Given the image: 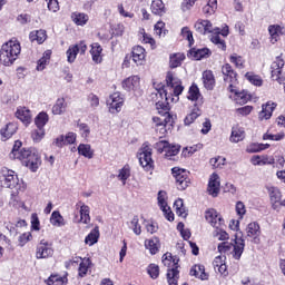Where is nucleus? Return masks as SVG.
Listing matches in <instances>:
<instances>
[{"label": "nucleus", "mask_w": 285, "mask_h": 285, "mask_svg": "<svg viewBox=\"0 0 285 285\" xmlns=\"http://www.w3.org/2000/svg\"><path fill=\"white\" fill-rule=\"evenodd\" d=\"M76 207L80 208V218L77 220V224H90V207L81 200L76 204Z\"/></svg>", "instance_id": "5701e85b"}, {"label": "nucleus", "mask_w": 285, "mask_h": 285, "mask_svg": "<svg viewBox=\"0 0 285 285\" xmlns=\"http://www.w3.org/2000/svg\"><path fill=\"white\" fill-rule=\"evenodd\" d=\"M21 55V43L18 40H9L0 49V61L3 66L10 67Z\"/></svg>", "instance_id": "20e7f679"}, {"label": "nucleus", "mask_w": 285, "mask_h": 285, "mask_svg": "<svg viewBox=\"0 0 285 285\" xmlns=\"http://www.w3.org/2000/svg\"><path fill=\"white\" fill-rule=\"evenodd\" d=\"M67 107L66 98H58L52 107V115H63Z\"/></svg>", "instance_id": "37998d69"}, {"label": "nucleus", "mask_w": 285, "mask_h": 285, "mask_svg": "<svg viewBox=\"0 0 285 285\" xmlns=\"http://www.w3.org/2000/svg\"><path fill=\"white\" fill-rule=\"evenodd\" d=\"M71 21H73L76 26L83 27L86 23H88V21H90V17L88 13L75 11L71 13Z\"/></svg>", "instance_id": "c9c22d12"}, {"label": "nucleus", "mask_w": 285, "mask_h": 285, "mask_svg": "<svg viewBox=\"0 0 285 285\" xmlns=\"http://www.w3.org/2000/svg\"><path fill=\"white\" fill-rule=\"evenodd\" d=\"M202 117V109L199 107L195 106V108L188 114L185 119L184 124L185 126H191V124H195V120Z\"/></svg>", "instance_id": "ea45409f"}, {"label": "nucleus", "mask_w": 285, "mask_h": 285, "mask_svg": "<svg viewBox=\"0 0 285 285\" xmlns=\"http://www.w3.org/2000/svg\"><path fill=\"white\" fill-rule=\"evenodd\" d=\"M141 78L139 76H130L122 80L121 86L127 92H132L139 88Z\"/></svg>", "instance_id": "412c9836"}, {"label": "nucleus", "mask_w": 285, "mask_h": 285, "mask_svg": "<svg viewBox=\"0 0 285 285\" xmlns=\"http://www.w3.org/2000/svg\"><path fill=\"white\" fill-rule=\"evenodd\" d=\"M140 35H141V43H148L151 50L157 49V41L155 40V38H153L150 33H147L146 30L142 29V32H140Z\"/></svg>", "instance_id": "3c124183"}, {"label": "nucleus", "mask_w": 285, "mask_h": 285, "mask_svg": "<svg viewBox=\"0 0 285 285\" xmlns=\"http://www.w3.org/2000/svg\"><path fill=\"white\" fill-rule=\"evenodd\" d=\"M209 164L210 166H213V168H222V166L226 165V159L222 156H217V157L210 158Z\"/></svg>", "instance_id": "680f3d73"}, {"label": "nucleus", "mask_w": 285, "mask_h": 285, "mask_svg": "<svg viewBox=\"0 0 285 285\" xmlns=\"http://www.w3.org/2000/svg\"><path fill=\"white\" fill-rule=\"evenodd\" d=\"M166 85H158L156 90L160 97H165L166 101L177 104L179 95L185 90L181 79L175 76L173 71H168L165 78Z\"/></svg>", "instance_id": "7ed1b4c3"}, {"label": "nucleus", "mask_w": 285, "mask_h": 285, "mask_svg": "<svg viewBox=\"0 0 285 285\" xmlns=\"http://www.w3.org/2000/svg\"><path fill=\"white\" fill-rule=\"evenodd\" d=\"M174 209L178 217H183L184 219L188 217V210H186V206H184V199L178 198L175 200Z\"/></svg>", "instance_id": "4c0bfd02"}, {"label": "nucleus", "mask_w": 285, "mask_h": 285, "mask_svg": "<svg viewBox=\"0 0 285 285\" xmlns=\"http://www.w3.org/2000/svg\"><path fill=\"white\" fill-rule=\"evenodd\" d=\"M277 108V102L267 101L262 105V110L258 112V121H268L273 117V112Z\"/></svg>", "instance_id": "f3484780"}, {"label": "nucleus", "mask_w": 285, "mask_h": 285, "mask_svg": "<svg viewBox=\"0 0 285 285\" xmlns=\"http://www.w3.org/2000/svg\"><path fill=\"white\" fill-rule=\"evenodd\" d=\"M163 264L168 268L166 274L168 285H179V257L167 252L163 255Z\"/></svg>", "instance_id": "39448f33"}, {"label": "nucleus", "mask_w": 285, "mask_h": 285, "mask_svg": "<svg viewBox=\"0 0 285 285\" xmlns=\"http://www.w3.org/2000/svg\"><path fill=\"white\" fill-rule=\"evenodd\" d=\"M130 224L135 235H141V225L139 224V216H134Z\"/></svg>", "instance_id": "0e129e2a"}, {"label": "nucleus", "mask_w": 285, "mask_h": 285, "mask_svg": "<svg viewBox=\"0 0 285 285\" xmlns=\"http://www.w3.org/2000/svg\"><path fill=\"white\" fill-rule=\"evenodd\" d=\"M171 175L175 179L177 190H186V188L190 186V171L184 168L174 167L171 168Z\"/></svg>", "instance_id": "0eeeda50"}, {"label": "nucleus", "mask_w": 285, "mask_h": 285, "mask_svg": "<svg viewBox=\"0 0 285 285\" xmlns=\"http://www.w3.org/2000/svg\"><path fill=\"white\" fill-rule=\"evenodd\" d=\"M90 266H92V261L85 257L79 264L78 276L86 277V275H88V271H90Z\"/></svg>", "instance_id": "a19ab883"}, {"label": "nucleus", "mask_w": 285, "mask_h": 285, "mask_svg": "<svg viewBox=\"0 0 285 285\" xmlns=\"http://www.w3.org/2000/svg\"><path fill=\"white\" fill-rule=\"evenodd\" d=\"M50 121V117L46 111L39 112L35 118V125L37 128H46V124Z\"/></svg>", "instance_id": "de8ad7c7"}, {"label": "nucleus", "mask_w": 285, "mask_h": 285, "mask_svg": "<svg viewBox=\"0 0 285 285\" xmlns=\"http://www.w3.org/2000/svg\"><path fill=\"white\" fill-rule=\"evenodd\" d=\"M203 83L206 90L215 89L216 80H215V75L213 73V70H205L203 72Z\"/></svg>", "instance_id": "2f4dec72"}, {"label": "nucleus", "mask_w": 285, "mask_h": 285, "mask_svg": "<svg viewBox=\"0 0 285 285\" xmlns=\"http://www.w3.org/2000/svg\"><path fill=\"white\" fill-rule=\"evenodd\" d=\"M124 104H126V98L119 91L111 94L107 100V106L111 115H117L124 108Z\"/></svg>", "instance_id": "9b49d317"}, {"label": "nucleus", "mask_w": 285, "mask_h": 285, "mask_svg": "<svg viewBox=\"0 0 285 285\" xmlns=\"http://www.w3.org/2000/svg\"><path fill=\"white\" fill-rule=\"evenodd\" d=\"M154 30H155V35H157L158 37L166 36V23L164 21H158L155 26H154Z\"/></svg>", "instance_id": "e2e57ef3"}, {"label": "nucleus", "mask_w": 285, "mask_h": 285, "mask_svg": "<svg viewBox=\"0 0 285 285\" xmlns=\"http://www.w3.org/2000/svg\"><path fill=\"white\" fill-rule=\"evenodd\" d=\"M46 3L50 12H59V0H46Z\"/></svg>", "instance_id": "338daca9"}, {"label": "nucleus", "mask_w": 285, "mask_h": 285, "mask_svg": "<svg viewBox=\"0 0 285 285\" xmlns=\"http://www.w3.org/2000/svg\"><path fill=\"white\" fill-rule=\"evenodd\" d=\"M194 28L198 35L203 36L212 35V32H215V28H213V22H210V20L198 19L195 22Z\"/></svg>", "instance_id": "aec40b11"}, {"label": "nucleus", "mask_w": 285, "mask_h": 285, "mask_svg": "<svg viewBox=\"0 0 285 285\" xmlns=\"http://www.w3.org/2000/svg\"><path fill=\"white\" fill-rule=\"evenodd\" d=\"M284 53H281L275 58V60L271 65V77L273 81H277L278 83H283L284 81V75L282 73V70H284Z\"/></svg>", "instance_id": "1a4fd4ad"}, {"label": "nucleus", "mask_w": 285, "mask_h": 285, "mask_svg": "<svg viewBox=\"0 0 285 285\" xmlns=\"http://www.w3.org/2000/svg\"><path fill=\"white\" fill-rule=\"evenodd\" d=\"M244 139H246V131L244 130V127L239 125L232 127L229 141H232V144H239V141H244Z\"/></svg>", "instance_id": "393cba45"}, {"label": "nucleus", "mask_w": 285, "mask_h": 285, "mask_svg": "<svg viewBox=\"0 0 285 285\" xmlns=\"http://www.w3.org/2000/svg\"><path fill=\"white\" fill-rule=\"evenodd\" d=\"M217 33L213 35L210 38L212 43L217 46L219 50H223V52H226V40L222 39L219 36V28L215 29Z\"/></svg>", "instance_id": "49530a36"}, {"label": "nucleus", "mask_w": 285, "mask_h": 285, "mask_svg": "<svg viewBox=\"0 0 285 285\" xmlns=\"http://www.w3.org/2000/svg\"><path fill=\"white\" fill-rule=\"evenodd\" d=\"M222 190V183L219 181V175L213 174L209 177L208 186H207V193L212 197H219V193Z\"/></svg>", "instance_id": "a211bd4d"}, {"label": "nucleus", "mask_w": 285, "mask_h": 285, "mask_svg": "<svg viewBox=\"0 0 285 285\" xmlns=\"http://www.w3.org/2000/svg\"><path fill=\"white\" fill-rule=\"evenodd\" d=\"M91 59L94 63H102L104 61V47L99 42H94L90 45V50Z\"/></svg>", "instance_id": "4be33fe9"}, {"label": "nucleus", "mask_w": 285, "mask_h": 285, "mask_svg": "<svg viewBox=\"0 0 285 285\" xmlns=\"http://www.w3.org/2000/svg\"><path fill=\"white\" fill-rule=\"evenodd\" d=\"M246 247V243L244 238H237V235L235 236L234 239V245H233V257L234 259H242V255H244V248Z\"/></svg>", "instance_id": "cd10ccee"}, {"label": "nucleus", "mask_w": 285, "mask_h": 285, "mask_svg": "<svg viewBox=\"0 0 285 285\" xmlns=\"http://www.w3.org/2000/svg\"><path fill=\"white\" fill-rule=\"evenodd\" d=\"M166 191L160 190L158 193V206L160 209L166 210V206H168V203L166 202Z\"/></svg>", "instance_id": "69168bd1"}, {"label": "nucleus", "mask_w": 285, "mask_h": 285, "mask_svg": "<svg viewBox=\"0 0 285 285\" xmlns=\"http://www.w3.org/2000/svg\"><path fill=\"white\" fill-rule=\"evenodd\" d=\"M222 73H223V79L225 83H229L227 90L229 92H235V83H237V71L233 69V66L230 63H225L222 67Z\"/></svg>", "instance_id": "9d476101"}, {"label": "nucleus", "mask_w": 285, "mask_h": 285, "mask_svg": "<svg viewBox=\"0 0 285 285\" xmlns=\"http://www.w3.org/2000/svg\"><path fill=\"white\" fill-rule=\"evenodd\" d=\"M50 57H52V52L45 51L43 56L38 60L37 70H46V66L50 62Z\"/></svg>", "instance_id": "864d4df0"}, {"label": "nucleus", "mask_w": 285, "mask_h": 285, "mask_svg": "<svg viewBox=\"0 0 285 285\" xmlns=\"http://www.w3.org/2000/svg\"><path fill=\"white\" fill-rule=\"evenodd\" d=\"M29 39L30 41H32V43L37 41V43L41 45L43 43V41H46V39H48V35L46 33V30L40 29V30L31 31L29 35Z\"/></svg>", "instance_id": "e433bc0d"}, {"label": "nucleus", "mask_w": 285, "mask_h": 285, "mask_svg": "<svg viewBox=\"0 0 285 285\" xmlns=\"http://www.w3.org/2000/svg\"><path fill=\"white\" fill-rule=\"evenodd\" d=\"M45 283L47 285H67L68 284V272H65V274L61 276L59 274H51Z\"/></svg>", "instance_id": "7c9ffc66"}, {"label": "nucleus", "mask_w": 285, "mask_h": 285, "mask_svg": "<svg viewBox=\"0 0 285 285\" xmlns=\"http://www.w3.org/2000/svg\"><path fill=\"white\" fill-rule=\"evenodd\" d=\"M236 214L238 215V219H244V216L246 215V205H244V203H236Z\"/></svg>", "instance_id": "774afa93"}, {"label": "nucleus", "mask_w": 285, "mask_h": 285, "mask_svg": "<svg viewBox=\"0 0 285 285\" xmlns=\"http://www.w3.org/2000/svg\"><path fill=\"white\" fill-rule=\"evenodd\" d=\"M50 223L52 224V226H66V220L63 219V216H61V213L59 210L52 212Z\"/></svg>", "instance_id": "603ef678"}, {"label": "nucleus", "mask_w": 285, "mask_h": 285, "mask_svg": "<svg viewBox=\"0 0 285 285\" xmlns=\"http://www.w3.org/2000/svg\"><path fill=\"white\" fill-rule=\"evenodd\" d=\"M199 97H202V92L199 91V87L197 83H193L189 87L187 99L189 101H199Z\"/></svg>", "instance_id": "09e8293b"}, {"label": "nucleus", "mask_w": 285, "mask_h": 285, "mask_svg": "<svg viewBox=\"0 0 285 285\" xmlns=\"http://www.w3.org/2000/svg\"><path fill=\"white\" fill-rule=\"evenodd\" d=\"M147 273L151 277V279H157L159 277V265L151 263L147 267Z\"/></svg>", "instance_id": "4d7b16f0"}, {"label": "nucleus", "mask_w": 285, "mask_h": 285, "mask_svg": "<svg viewBox=\"0 0 285 285\" xmlns=\"http://www.w3.org/2000/svg\"><path fill=\"white\" fill-rule=\"evenodd\" d=\"M148 52H146V48L142 46H134L131 49V59L136 66H146V57Z\"/></svg>", "instance_id": "2eb2a0df"}, {"label": "nucleus", "mask_w": 285, "mask_h": 285, "mask_svg": "<svg viewBox=\"0 0 285 285\" xmlns=\"http://www.w3.org/2000/svg\"><path fill=\"white\" fill-rule=\"evenodd\" d=\"M210 55H213V52L206 47L200 49L194 47L187 52L188 59H193L194 61H202V59H208Z\"/></svg>", "instance_id": "6ab92c4d"}, {"label": "nucleus", "mask_w": 285, "mask_h": 285, "mask_svg": "<svg viewBox=\"0 0 285 285\" xmlns=\"http://www.w3.org/2000/svg\"><path fill=\"white\" fill-rule=\"evenodd\" d=\"M206 220L213 226L214 228H222L225 224L222 215L217 213L216 209H207L205 213Z\"/></svg>", "instance_id": "dca6fc26"}, {"label": "nucleus", "mask_w": 285, "mask_h": 285, "mask_svg": "<svg viewBox=\"0 0 285 285\" xmlns=\"http://www.w3.org/2000/svg\"><path fill=\"white\" fill-rule=\"evenodd\" d=\"M245 79H247V81H249V83H252L253 86H257V87L264 86V80L262 79V76L255 75L250 71L245 73Z\"/></svg>", "instance_id": "8fccbe9b"}, {"label": "nucleus", "mask_w": 285, "mask_h": 285, "mask_svg": "<svg viewBox=\"0 0 285 285\" xmlns=\"http://www.w3.org/2000/svg\"><path fill=\"white\" fill-rule=\"evenodd\" d=\"M87 51H88V45H86V40H81L77 45H71L67 50V61L69 63H75L77 56L79 53L86 55Z\"/></svg>", "instance_id": "f8f14e48"}, {"label": "nucleus", "mask_w": 285, "mask_h": 285, "mask_svg": "<svg viewBox=\"0 0 285 285\" xmlns=\"http://www.w3.org/2000/svg\"><path fill=\"white\" fill-rule=\"evenodd\" d=\"M156 148L158 153H165L166 159H170V157H177V155H179V147L170 145L167 140H159L156 142Z\"/></svg>", "instance_id": "4468645a"}, {"label": "nucleus", "mask_w": 285, "mask_h": 285, "mask_svg": "<svg viewBox=\"0 0 285 285\" xmlns=\"http://www.w3.org/2000/svg\"><path fill=\"white\" fill-rule=\"evenodd\" d=\"M46 137V129L45 128H37L31 132V139L36 142L41 141Z\"/></svg>", "instance_id": "13d9d810"}, {"label": "nucleus", "mask_w": 285, "mask_h": 285, "mask_svg": "<svg viewBox=\"0 0 285 285\" xmlns=\"http://www.w3.org/2000/svg\"><path fill=\"white\" fill-rule=\"evenodd\" d=\"M118 179L122 181V185L126 186V181L130 179V165L126 164L118 174Z\"/></svg>", "instance_id": "5fc2aeb1"}, {"label": "nucleus", "mask_w": 285, "mask_h": 285, "mask_svg": "<svg viewBox=\"0 0 285 285\" xmlns=\"http://www.w3.org/2000/svg\"><path fill=\"white\" fill-rule=\"evenodd\" d=\"M267 193L273 204H279V202H282V191L277 187H267Z\"/></svg>", "instance_id": "c03bdc74"}, {"label": "nucleus", "mask_w": 285, "mask_h": 285, "mask_svg": "<svg viewBox=\"0 0 285 285\" xmlns=\"http://www.w3.org/2000/svg\"><path fill=\"white\" fill-rule=\"evenodd\" d=\"M215 12H217V8L214 0L212 1V6H208V4L203 6V14H205V17H213Z\"/></svg>", "instance_id": "bf43d9fd"}, {"label": "nucleus", "mask_w": 285, "mask_h": 285, "mask_svg": "<svg viewBox=\"0 0 285 285\" xmlns=\"http://www.w3.org/2000/svg\"><path fill=\"white\" fill-rule=\"evenodd\" d=\"M145 248L149 250L150 255H157V253H159V249L161 248V242L159 240V237L154 236L149 239H146Z\"/></svg>", "instance_id": "bb28decb"}, {"label": "nucleus", "mask_w": 285, "mask_h": 285, "mask_svg": "<svg viewBox=\"0 0 285 285\" xmlns=\"http://www.w3.org/2000/svg\"><path fill=\"white\" fill-rule=\"evenodd\" d=\"M234 95L233 99L235 104H238V106H245L247 101H250L253 99V96L248 94V91L243 90V91H237L234 89V91H229Z\"/></svg>", "instance_id": "c85d7f7f"}, {"label": "nucleus", "mask_w": 285, "mask_h": 285, "mask_svg": "<svg viewBox=\"0 0 285 285\" xmlns=\"http://www.w3.org/2000/svg\"><path fill=\"white\" fill-rule=\"evenodd\" d=\"M17 130H18L17 124L9 122L6 125V127H3L0 130V135H1L2 139H4V141H7V139L12 138V136L17 134Z\"/></svg>", "instance_id": "f704fd0d"}, {"label": "nucleus", "mask_w": 285, "mask_h": 285, "mask_svg": "<svg viewBox=\"0 0 285 285\" xmlns=\"http://www.w3.org/2000/svg\"><path fill=\"white\" fill-rule=\"evenodd\" d=\"M150 10L156 17L166 14V4H164V0H151Z\"/></svg>", "instance_id": "72a5a7b5"}, {"label": "nucleus", "mask_w": 285, "mask_h": 285, "mask_svg": "<svg viewBox=\"0 0 285 285\" xmlns=\"http://www.w3.org/2000/svg\"><path fill=\"white\" fill-rule=\"evenodd\" d=\"M284 28L279 24H271L268 27V33L271 37V43H277L279 41V37L284 35Z\"/></svg>", "instance_id": "473e14b6"}, {"label": "nucleus", "mask_w": 285, "mask_h": 285, "mask_svg": "<svg viewBox=\"0 0 285 285\" xmlns=\"http://www.w3.org/2000/svg\"><path fill=\"white\" fill-rule=\"evenodd\" d=\"M186 61V53L174 52L169 55V68L175 70V68H180V66Z\"/></svg>", "instance_id": "a878e982"}, {"label": "nucleus", "mask_w": 285, "mask_h": 285, "mask_svg": "<svg viewBox=\"0 0 285 285\" xmlns=\"http://www.w3.org/2000/svg\"><path fill=\"white\" fill-rule=\"evenodd\" d=\"M170 100H159L156 102V110L159 116H154L151 118V128L155 129L156 132H159V138L164 139L166 135H168V130L175 126V117L170 114ZM164 117V118H161Z\"/></svg>", "instance_id": "f03ea898"}, {"label": "nucleus", "mask_w": 285, "mask_h": 285, "mask_svg": "<svg viewBox=\"0 0 285 285\" xmlns=\"http://www.w3.org/2000/svg\"><path fill=\"white\" fill-rule=\"evenodd\" d=\"M180 35L183 39H186L188 41L189 48H193V46H195V38L193 37V32L190 31L189 27H183Z\"/></svg>", "instance_id": "6e6d98bb"}, {"label": "nucleus", "mask_w": 285, "mask_h": 285, "mask_svg": "<svg viewBox=\"0 0 285 285\" xmlns=\"http://www.w3.org/2000/svg\"><path fill=\"white\" fill-rule=\"evenodd\" d=\"M137 158L146 173H153V170H155V160H153V148L150 147V144H142L137 153Z\"/></svg>", "instance_id": "423d86ee"}, {"label": "nucleus", "mask_w": 285, "mask_h": 285, "mask_svg": "<svg viewBox=\"0 0 285 285\" xmlns=\"http://www.w3.org/2000/svg\"><path fill=\"white\" fill-rule=\"evenodd\" d=\"M261 233L262 232L258 223L253 222L247 225V237H253L256 242Z\"/></svg>", "instance_id": "a18cd8bd"}, {"label": "nucleus", "mask_w": 285, "mask_h": 285, "mask_svg": "<svg viewBox=\"0 0 285 285\" xmlns=\"http://www.w3.org/2000/svg\"><path fill=\"white\" fill-rule=\"evenodd\" d=\"M78 155L86 157V159H92L95 157V150L89 144H80L78 146Z\"/></svg>", "instance_id": "79ce46f5"}, {"label": "nucleus", "mask_w": 285, "mask_h": 285, "mask_svg": "<svg viewBox=\"0 0 285 285\" xmlns=\"http://www.w3.org/2000/svg\"><path fill=\"white\" fill-rule=\"evenodd\" d=\"M16 117L22 121V124H26V126H29V124L32 122V114L30 109L26 107H19L16 111Z\"/></svg>", "instance_id": "c756f323"}, {"label": "nucleus", "mask_w": 285, "mask_h": 285, "mask_svg": "<svg viewBox=\"0 0 285 285\" xmlns=\"http://www.w3.org/2000/svg\"><path fill=\"white\" fill-rule=\"evenodd\" d=\"M99 226H96L91 232L85 237V244L88 246H95L99 242Z\"/></svg>", "instance_id": "58836bf2"}, {"label": "nucleus", "mask_w": 285, "mask_h": 285, "mask_svg": "<svg viewBox=\"0 0 285 285\" xmlns=\"http://www.w3.org/2000/svg\"><path fill=\"white\" fill-rule=\"evenodd\" d=\"M9 159L12 161H20L22 166L29 168L32 173L39 170L41 166V156L32 148H24L21 140H16L11 151L9 153Z\"/></svg>", "instance_id": "f257e3e1"}, {"label": "nucleus", "mask_w": 285, "mask_h": 285, "mask_svg": "<svg viewBox=\"0 0 285 285\" xmlns=\"http://www.w3.org/2000/svg\"><path fill=\"white\" fill-rule=\"evenodd\" d=\"M0 175L3 179V184L6 188H17L19 186V177L17 173L12 169H8V167H2L0 170Z\"/></svg>", "instance_id": "ddd939ff"}, {"label": "nucleus", "mask_w": 285, "mask_h": 285, "mask_svg": "<svg viewBox=\"0 0 285 285\" xmlns=\"http://www.w3.org/2000/svg\"><path fill=\"white\" fill-rule=\"evenodd\" d=\"M55 255L52 242L42 238L36 246V259H49Z\"/></svg>", "instance_id": "6e6552de"}, {"label": "nucleus", "mask_w": 285, "mask_h": 285, "mask_svg": "<svg viewBox=\"0 0 285 285\" xmlns=\"http://www.w3.org/2000/svg\"><path fill=\"white\" fill-rule=\"evenodd\" d=\"M189 275L191 277H196V279H202V282L208 281L209 277L208 273H206V267L202 264L191 266Z\"/></svg>", "instance_id": "b1692460"}, {"label": "nucleus", "mask_w": 285, "mask_h": 285, "mask_svg": "<svg viewBox=\"0 0 285 285\" xmlns=\"http://www.w3.org/2000/svg\"><path fill=\"white\" fill-rule=\"evenodd\" d=\"M229 61H230V63H234V66H236V68H244V58L237 53H233L229 57Z\"/></svg>", "instance_id": "052dcab7"}]
</instances>
